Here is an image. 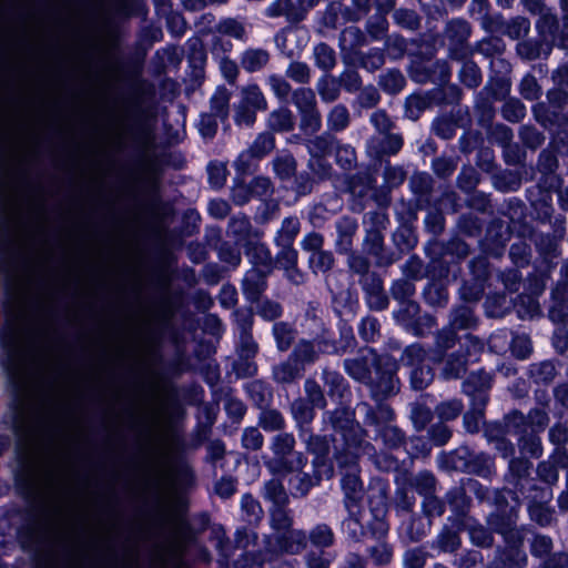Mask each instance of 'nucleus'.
I'll use <instances>...</instances> for the list:
<instances>
[{"instance_id": "f257e3e1", "label": "nucleus", "mask_w": 568, "mask_h": 568, "mask_svg": "<svg viewBox=\"0 0 568 568\" xmlns=\"http://www.w3.org/2000/svg\"><path fill=\"white\" fill-rule=\"evenodd\" d=\"M324 423H329L335 435L336 459L342 468H346L341 480L344 491V503L348 518L343 521V528L353 538L363 534L365 515L359 503L363 499L364 488L358 476L356 460L359 456H373L374 447L364 440V430L354 419V412L347 407H339L326 413Z\"/></svg>"}, {"instance_id": "f03ea898", "label": "nucleus", "mask_w": 568, "mask_h": 568, "mask_svg": "<svg viewBox=\"0 0 568 568\" xmlns=\"http://www.w3.org/2000/svg\"><path fill=\"white\" fill-rule=\"evenodd\" d=\"M439 359L436 352H427L419 344H413L403 353V363L410 367L409 378L414 389L419 390L426 388L434 378L430 362Z\"/></svg>"}, {"instance_id": "7ed1b4c3", "label": "nucleus", "mask_w": 568, "mask_h": 568, "mask_svg": "<svg viewBox=\"0 0 568 568\" xmlns=\"http://www.w3.org/2000/svg\"><path fill=\"white\" fill-rule=\"evenodd\" d=\"M481 351V342L470 334H466L459 351L447 357L442 376L445 379L459 378L465 373L467 365L477 361Z\"/></svg>"}, {"instance_id": "20e7f679", "label": "nucleus", "mask_w": 568, "mask_h": 568, "mask_svg": "<svg viewBox=\"0 0 568 568\" xmlns=\"http://www.w3.org/2000/svg\"><path fill=\"white\" fill-rule=\"evenodd\" d=\"M393 410L386 404H378L376 408L366 410V423L375 427V438H381L387 447H396L403 440L402 432L394 425Z\"/></svg>"}, {"instance_id": "39448f33", "label": "nucleus", "mask_w": 568, "mask_h": 568, "mask_svg": "<svg viewBox=\"0 0 568 568\" xmlns=\"http://www.w3.org/2000/svg\"><path fill=\"white\" fill-rule=\"evenodd\" d=\"M300 437L305 443L307 449L315 456L313 467L316 469L317 479H329L334 474V468L327 458L329 452L327 438L313 436L306 427L301 428Z\"/></svg>"}, {"instance_id": "423d86ee", "label": "nucleus", "mask_w": 568, "mask_h": 568, "mask_svg": "<svg viewBox=\"0 0 568 568\" xmlns=\"http://www.w3.org/2000/svg\"><path fill=\"white\" fill-rule=\"evenodd\" d=\"M419 307L413 301L399 303V308L394 312V317L403 327L415 335L425 334V326L427 331L435 326V320L430 315L418 316Z\"/></svg>"}, {"instance_id": "0eeeda50", "label": "nucleus", "mask_w": 568, "mask_h": 568, "mask_svg": "<svg viewBox=\"0 0 568 568\" xmlns=\"http://www.w3.org/2000/svg\"><path fill=\"white\" fill-rule=\"evenodd\" d=\"M473 310L463 305L453 311L449 320V326L443 328L437 337L436 344L440 349H448L455 342V329H466L475 325Z\"/></svg>"}, {"instance_id": "6e6552de", "label": "nucleus", "mask_w": 568, "mask_h": 568, "mask_svg": "<svg viewBox=\"0 0 568 568\" xmlns=\"http://www.w3.org/2000/svg\"><path fill=\"white\" fill-rule=\"evenodd\" d=\"M306 458L302 454H296L288 464H285V469L288 473H295L290 478L292 494L295 496H305L310 489L316 485L321 479H317L316 469L314 468V477L307 473L302 471L306 465Z\"/></svg>"}, {"instance_id": "1a4fd4ad", "label": "nucleus", "mask_w": 568, "mask_h": 568, "mask_svg": "<svg viewBox=\"0 0 568 568\" xmlns=\"http://www.w3.org/2000/svg\"><path fill=\"white\" fill-rule=\"evenodd\" d=\"M369 506L373 521L368 523V529L376 538H382L388 532V525L385 521L386 491L384 487L372 491L369 495Z\"/></svg>"}, {"instance_id": "9d476101", "label": "nucleus", "mask_w": 568, "mask_h": 568, "mask_svg": "<svg viewBox=\"0 0 568 568\" xmlns=\"http://www.w3.org/2000/svg\"><path fill=\"white\" fill-rule=\"evenodd\" d=\"M448 37L456 42V48H450V57L455 60H463L470 53L465 42L470 36L469 24L464 20H453L447 26Z\"/></svg>"}, {"instance_id": "9b49d317", "label": "nucleus", "mask_w": 568, "mask_h": 568, "mask_svg": "<svg viewBox=\"0 0 568 568\" xmlns=\"http://www.w3.org/2000/svg\"><path fill=\"white\" fill-rule=\"evenodd\" d=\"M490 386L491 376L484 371L471 373L463 384L464 393L470 398V402H479L483 396L485 404H487L488 400Z\"/></svg>"}, {"instance_id": "f8f14e48", "label": "nucleus", "mask_w": 568, "mask_h": 568, "mask_svg": "<svg viewBox=\"0 0 568 568\" xmlns=\"http://www.w3.org/2000/svg\"><path fill=\"white\" fill-rule=\"evenodd\" d=\"M377 379L369 381L371 393L375 399H381L395 394L398 389V379L393 369L386 372H376Z\"/></svg>"}, {"instance_id": "ddd939ff", "label": "nucleus", "mask_w": 568, "mask_h": 568, "mask_svg": "<svg viewBox=\"0 0 568 568\" xmlns=\"http://www.w3.org/2000/svg\"><path fill=\"white\" fill-rule=\"evenodd\" d=\"M266 286L265 271L252 267L245 273L242 287L244 295L250 301H256Z\"/></svg>"}, {"instance_id": "4468645a", "label": "nucleus", "mask_w": 568, "mask_h": 568, "mask_svg": "<svg viewBox=\"0 0 568 568\" xmlns=\"http://www.w3.org/2000/svg\"><path fill=\"white\" fill-rule=\"evenodd\" d=\"M403 146V138L399 134H386L382 138L369 140L367 148L376 156L396 154Z\"/></svg>"}, {"instance_id": "2eb2a0df", "label": "nucleus", "mask_w": 568, "mask_h": 568, "mask_svg": "<svg viewBox=\"0 0 568 568\" xmlns=\"http://www.w3.org/2000/svg\"><path fill=\"white\" fill-rule=\"evenodd\" d=\"M323 339L325 338L322 337L314 341H300L291 355L292 359L301 365L302 368L305 364L314 363L318 358V355L323 353L318 348V343Z\"/></svg>"}, {"instance_id": "dca6fc26", "label": "nucleus", "mask_w": 568, "mask_h": 568, "mask_svg": "<svg viewBox=\"0 0 568 568\" xmlns=\"http://www.w3.org/2000/svg\"><path fill=\"white\" fill-rule=\"evenodd\" d=\"M520 542L509 544L498 560L489 568H521L526 565L527 556L519 546Z\"/></svg>"}, {"instance_id": "f3484780", "label": "nucleus", "mask_w": 568, "mask_h": 568, "mask_svg": "<svg viewBox=\"0 0 568 568\" xmlns=\"http://www.w3.org/2000/svg\"><path fill=\"white\" fill-rule=\"evenodd\" d=\"M357 227L358 225L356 220L349 216H344L336 222V246L341 252H348L351 250L352 239L356 233Z\"/></svg>"}, {"instance_id": "a211bd4d", "label": "nucleus", "mask_w": 568, "mask_h": 568, "mask_svg": "<svg viewBox=\"0 0 568 568\" xmlns=\"http://www.w3.org/2000/svg\"><path fill=\"white\" fill-rule=\"evenodd\" d=\"M549 440L556 446L554 457L558 458V464L568 466V456L561 449L568 440V428L566 425L556 424L549 430Z\"/></svg>"}, {"instance_id": "6ab92c4d", "label": "nucleus", "mask_w": 568, "mask_h": 568, "mask_svg": "<svg viewBox=\"0 0 568 568\" xmlns=\"http://www.w3.org/2000/svg\"><path fill=\"white\" fill-rule=\"evenodd\" d=\"M277 544L281 551L297 554L306 545V535L302 530H288L277 537Z\"/></svg>"}, {"instance_id": "aec40b11", "label": "nucleus", "mask_w": 568, "mask_h": 568, "mask_svg": "<svg viewBox=\"0 0 568 568\" xmlns=\"http://www.w3.org/2000/svg\"><path fill=\"white\" fill-rule=\"evenodd\" d=\"M353 343L354 335L352 327L343 325L341 327V343L338 345L329 339H323L318 343V348L324 354H339L345 353L347 348L353 345Z\"/></svg>"}, {"instance_id": "412c9836", "label": "nucleus", "mask_w": 568, "mask_h": 568, "mask_svg": "<svg viewBox=\"0 0 568 568\" xmlns=\"http://www.w3.org/2000/svg\"><path fill=\"white\" fill-rule=\"evenodd\" d=\"M294 445H295L294 436L292 434L284 433V434H278L274 437L273 443H272V449L275 455L280 456L281 459H283L287 454H290L292 452V449L294 448ZM288 463L290 462L278 460V464H283L284 467H285V464H288ZM276 464H277L276 460L271 462L268 464V468L272 471H277L278 469L276 467Z\"/></svg>"}, {"instance_id": "4be33fe9", "label": "nucleus", "mask_w": 568, "mask_h": 568, "mask_svg": "<svg viewBox=\"0 0 568 568\" xmlns=\"http://www.w3.org/2000/svg\"><path fill=\"white\" fill-rule=\"evenodd\" d=\"M268 53L263 49H247L243 52L241 64L247 72L261 70L268 61Z\"/></svg>"}, {"instance_id": "5701e85b", "label": "nucleus", "mask_w": 568, "mask_h": 568, "mask_svg": "<svg viewBox=\"0 0 568 568\" xmlns=\"http://www.w3.org/2000/svg\"><path fill=\"white\" fill-rule=\"evenodd\" d=\"M267 124L273 131H290L294 126L293 113L287 108H278L271 112Z\"/></svg>"}, {"instance_id": "b1692460", "label": "nucleus", "mask_w": 568, "mask_h": 568, "mask_svg": "<svg viewBox=\"0 0 568 568\" xmlns=\"http://www.w3.org/2000/svg\"><path fill=\"white\" fill-rule=\"evenodd\" d=\"M406 485L413 490L415 489L420 496L426 497L434 494L436 480L432 473L420 471L412 477Z\"/></svg>"}, {"instance_id": "393cba45", "label": "nucleus", "mask_w": 568, "mask_h": 568, "mask_svg": "<svg viewBox=\"0 0 568 568\" xmlns=\"http://www.w3.org/2000/svg\"><path fill=\"white\" fill-rule=\"evenodd\" d=\"M336 141L328 133L315 136L306 142L310 156H327L333 150Z\"/></svg>"}, {"instance_id": "a878e982", "label": "nucleus", "mask_w": 568, "mask_h": 568, "mask_svg": "<svg viewBox=\"0 0 568 568\" xmlns=\"http://www.w3.org/2000/svg\"><path fill=\"white\" fill-rule=\"evenodd\" d=\"M300 231V221L296 217H286L277 232L275 242L278 246L292 245Z\"/></svg>"}, {"instance_id": "bb28decb", "label": "nucleus", "mask_w": 568, "mask_h": 568, "mask_svg": "<svg viewBox=\"0 0 568 568\" xmlns=\"http://www.w3.org/2000/svg\"><path fill=\"white\" fill-rule=\"evenodd\" d=\"M344 367L346 373L354 379L365 384H368L371 381L368 362L364 357L345 359Z\"/></svg>"}, {"instance_id": "cd10ccee", "label": "nucleus", "mask_w": 568, "mask_h": 568, "mask_svg": "<svg viewBox=\"0 0 568 568\" xmlns=\"http://www.w3.org/2000/svg\"><path fill=\"white\" fill-rule=\"evenodd\" d=\"M485 398L481 396L479 402H470V409L464 416V425L467 432L475 433L479 429L483 422Z\"/></svg>"}, {"instance_id": "c85d7f7f", "label": "nucleus", "mask_w": 568, "mask_h": 568, "mask_svg": "<svg viewBox=\"0 0 568 568\" xmlns=\"http://www.w3.org/2000/svg\"><path fill=\"white\" fill-rule=\"evenodd\" d=\"M241 104L247 105L254 110H265L266 99L256 84H248L241 91Z\"/></svg>"}, {"instance_id": "c756f323", "label": "nucleus", "mask_w": 568, "mask_h": 568, "mask_svg": "<svg viewBox=\"0 0 568 568\" xmlns=\"http://www.w3.org/2000/svg\"><path fill=\"white\" fill-rule=\"evenodd\" d=\"M314 406L305 399L298 398L295 399L291 405V410L294 419L300 425V427H304V425H308L315 416Z\"/></svg>"}, {"instance_id": "7c9ffc66", "label": "nucleus", "mask_w": 568, "mask_h": 568, "mask_svg": "<svg viewBox=\"0 0 568 568\" xmlns=\"http://www.w3.org/2000/svg\"><path fill=\"white\" fill-rule=\"evenodd\" d=\"M406 84L405 77L398 70H388L379 78L382 89L390 94L398 93Z\"/></svg>"}, {"instance_id": "2f4dec72", "label": "nucleus", "mask_w": 568, "mask_h": 568, "mask_svg": "<svg viewBox=\"0 0 568 568\" xmlns=\"http://www.w3.org/2000/svg\"><path fill=\"white\" fill-rule=\"evenodd\" d=\"M302 369L301 365L294 362L291 356L287 362L274 367L273 375L278 383H290L300 376Z\"/></svg>"}, {"instance_id": "473e14b6", "label": "nucleus", "mask_w": 568, "mask_h": 568, "mask_svg": "<svg viewBox=\"0 0 568 568\" xmlns=\"http://www.w3.org/2000/svg\"><path fill=\"white\" fill-rule=\"evenodd\" d=\"M264 497L270 500L273 506H285L288 501L284 486L277 479H271L265 484Z\"/></svg>"}, {"instance_id": "72a5a7b5", "label": "nucleus", "mask_w": 568, "mask_h": 568, "mask_svg": "<svg viewBox=\"0 0 568 568\" xmlns=\"http://www.w3.org/2000/svg\"><path fill=\"white\" fill-rule=\"evenodd\" d=\"M397 489L395 495V508L399 513H410L415 505V497L412 489L406 485H400L397 480Z\"/></svg>"}, {"instance_id": "f704fd0d", "label": "nucleus", "mask_w": 568, "mask_h": 568, "mask_svg": "<svg viewBox=\"0 0 568 568\" xmlns=\"http://www.w3.org/2000/svg\"><path fill=\"white\" fill-rule=\"evenodd\" d=\"M349 123V113L346 106L335 105L327 115V126L332 131H343Z\"/></svg>"}, {"instance_id": "c9c22d12", "label": "nucleus", "mask_w": 568, "mask_h": 568, "mask_svg": "<svg viewBox=\"0 0 568 568\" xmlns=\"http://www.w3.org/2000/svg\"><path fill=\"white\" fill-rule=\"evenodd\" d=\"M241 509L244 520L248 524H255L262 518V507L251 495H244L242 497Z\"/></svg>"}, {"instance_id": "e433bc0d", "label": "nucleus", "mask_w": 568, "mask_h": 568, "mask_svg": "<svg viewBox=\"0 0 568 568\" xmlns=\"http://www.w3.org/2000/svg\"><path fill=\"white\" fill-rule=\"evenodd\" d=\"M282 251L278 254V263L286 270L290 277L295 282L298 283V280L296 277H301V274H297L295 270V265L297 262V253L292 247V245L287 246H281Z\"/></svg>"}, {"instance_id": "4c0bfd02", "label": "nucleus", "mask_w": 568, "mask_h": 568, "mask_svg": "<svg viewBox=\"0 0 568 568\" xmlns=\"http://www.w3.org/2000/svg\"><path fill=\"white\" fill-rule=\"evenodd\" d=\"M247 257L254 264V267L268 268L272 262V256L268 248L263 244H254L247 248Z\"/></svg>"}, {"instance_id": "58836bf2", "label": "nucleus", "mask_w": 568, "mask_h": 568, "mask_svg": "<svg viewBox=\"0 0 568 568\" xmlns=\"http://www.w3.org/2000/svg\"><path fill=\"white\" fill-rule=\"evenodd\" d=\"M518 445L523 455L538 458L542 454L540 438L532 432L529 435L520 436Z\"/></svg>"}, {"instance_id": "ea45409f", "label": "nucleus", "mask_w": 568, "mask_h": 568, "mask_svg": "<svg viewBox=\"0 0 568 568\" xmlns=\"http://www.w3.org/2000/svg\"><path fill=\"white\" fill-rule=\"evenodd\" d=\"M273 166L276 175L282 180H286L294 175L296 162L293 155L285 153L274 160Z\"/></svg>"}, {"instance_id": "a19ab883", "label": "nucleus", "mask_w": 568, "mask_h": 568, "mask_svg": "<svg viewBox=\"0 0 568 568\" xmlns=\"http://www.w3.org/2000/svg\"><path fill=\"white\" fill-rule=\"evenodd\" d=\"M230 95L225 89H219L211 98L212 116L226 118L229 110Z\"/></svg>"}, {"instance_id": "79ce46f5", "label": "nucleus", "mask_w": 568, "mask_h": 568, "mask_svg": "<svg viewBox=\"0 0 568 568\" xmlns=\"http://www.w3.org/2000/svg\"><path fill=\"white\" fill-rule=\"evenodd\" d=\"M435 545L440 551L453 552L459 547L460 539L457 532L445 527L437 536Z\"/></svg>"}, {"instance_id": "37998d69", "label": "nucleus", "mask_w": 568, "mask_h": 568, "mask_svg": "<svg viewBox=\"0 0 568 568\" xmlns=\"http://www.w3.org/2000/svg\"><path fill=\"white\" fill-rule=\"evenodd\" d=\"M460 81L468 88H476L481 82V74L473 61H465L459 71Z\"/></svg>"}, {"instance_id": "c03bdc74", "label": "nucleus", "mask_w": 568, "mask_h": 568, "mask_svg": "<svg viewBox=\"0 0 568 568\" xmlns=\"http://www.w3.org/2000/svg\"><path fill=\"white\" fill-rule=\"evenodd\" d=\"M217 32L222 36L232 37L236 40H246V32L244 26L234 19L222 20L217 24Z\"/></svg>"}, {"instance_id": "a18cd8bd", "label": "nucleus", "mask_w": 568, "mask_h": 568, "mask_svg": "<svg viewBox=\"0 0 568 568\" xmlns=\"http://www.w3.org/2000/svg\"><path fill=\"white\" fill-rule=\"evenodd\" d=\"M316 87L321 99L325 102H332L339 95V85L334 78L324 77L318 80Z\"/></svg>"}, {"instance_id": "49530a36", "label": "nucleus", "mask_w": 568, "mask_h": 568, "mask_svg": "<svg viewBox=\"0 0 568 568\" xmlns=\"http://www.w3.org/2000/svg\"><path fill=\"white\" fill-rule=\"evenodd\" d=\"M273 335L280 351H286L294 339V332L290 325L280 322L273 325Z\"/></svg>"}, {"instance_id": "de8ad7c7", "label": "nucleus", "mask_w": 568, "mask_h": 568, "mask_svg": "<svg viewBox=\"0 0 568 568\" xmlns=\"http://www.w3.org/2000/svg\"><path fill=\"white\" fill-rule=\"evenodd\" d=\"M271 523L275 530L282 534L288 531L292 526V517L285 506H273L271 509Z\"/></svg>"}, {"instance_id": "09e8293b", "label": "nucleus", "mask_w": 568, "mask_h": 568, "mask_svg": "<svg viewBox=\"0 0 568 568\" xmlns=\"http://www.w3.org/2000/svg\"><path fill=\"white\" fill-rule=\"evenodd\" d=\"M301 114V130L306 134H313L317 132L322 126V119L318 110L312 109L300 112Z\"/></svg>"}, {"instance_id": "8fccbe9b", "label": "nucleus", "mask_w": 568, "mask_h": 568, "mask_svg": "<svg viewBox=\"0 0 568 568\" xmlns=\"http://www.w3.org/2000/svg\"><path fill=\"white\" fill-rule=\"evenodd\" d=\"M293 102L298 112L316 108L315 94L311 89L300 88L293 93Z\"/></svg>"}, {"instance_id": "3c124183", "label": "nucleus", "mask_w": 568, "mask_h": 568, "mask_svg": "<svg viewBox=\"0 0 568 568\" xmlns=\"http://www.w3.org/2000/svg\"><path fill=\"white\" fill-rule=\"evenodd\" d=\"M315 61L318 68L329 70L335 65V52L325 43L314 48Z\"/></svg>"}, {"instance_id": "603ef678", "label": "nucleus", "mask_w": 568, "mask_h": 568, "mask_svg": "<svg viewBox=\"0 0 568 568\" xmlns=\"http://www.w3.org/2000/svg\"><path fill=\"white\" fill-rule=\"evenodd\" d=\"M308 261L315 273H326L333 266L334 257L331 252L321 251L312 253Z\"/></svg>"}, {"instance_id": "864d4df0", "label": "nucleus", "mask_w": 568, "mask_h": 568, "mask_svg": "<svg viewBox=\"0 0 568 568\" xmlns=\"http://www.w3.org/2000/svg\"><path fill=\"white\" fill-rule=\"evenodd\" d=\"M274 146V136L270 133H261L250 146V150L256 159H261L271 152Z\"/></svg>"}, {"instance_id": "5fc2aeb1", "label": "nucleus", "mask_w": 568, "mask_h": 568, "mask_svg": "<svg viewBox=\"0 0 568 568\" xmlns=\"http://www.w3.org/2000/svg\"><path fill=\"white\" fill-rule=\"evenodd\" d=\"M554 460L541 462L538 465L537 473L540 479L548 484H554L558 480V467H561V464H558V458L551 456ZM565 466H562L564 468Z\"/></svg>"}, {"instance_id": "6e6d98bb", "label": "nucleus", "mask_w": 568, "mask_h": 568, "mask_svg": "<svg viewBox=\"0 0 568 568\" xmlns=\"http://www.w3.org/2000/svg\"><path fill=\"white\" fill-rule=\"evenodd\" d=\"M503 116L509 122H518L526 114L525 105L517 99H509L503 105Z\"/></svg>"}, {"instance_id": "4d7b16f0", "label": "nucleus", "mask_w": 568, "mask_h": 568, "mask_svg": "<svg viewBox=\"0 0 568 568\" xmlns=\"http://www.w3.org/2000/svg\"><path fill=\"white\" fill-rule=\"evenodd\" d=\"M221 568H262L263 558L261 554L245 552L241 559L233 564L220 561Z\"/></svg>"}, {"instance_id": "13d9d810", "label": "nucleus", "mask_w": 568, "mask_h": 568, "mask_svg": "<svg viewBox=\"0 0 568 568\" xmlns=\"http://www.w3.org/2000/svg\"><path fill=\"white\" fill-rule=\"evenodd\" d=\"M209 183L214 189H220L226 181V165L221 162H211L207 165Z\"/></svg>"}, {"instance_id": "bf43d9fd", "label": "nucleus", "mask_w": 568, "mask_h": 568, "mask_svg": "<svg viewBox=\"0 0 568 568\" xmlns=\"http://www.w3.org/2000/svg\"><path fill=\"white\" fill-rule=\"evenodd\" d=\"M460 400L453 399L444 402L436 407V414L442 422L455 419L462 412Z\"/></svg>"}, {"instance_id": "052dcab7", "label": "nucleus", "mask_w": 568, "mask_h": 568, "mask_svg": "<svg viewBox=\"0 0 568 568\" xmlns=\"http://www.w3.org/2000/svg\"><path fill=\"white\" fill-rule=\"evenodd\" d=\"M410 418L417 429H423L432 419V410L424 404L415 403L410 407Z\"/></svg>"}, {"instance_id": "680f3d73", "label": "nucleus", "mask_w": 568, "mask_h": 568, "mask_svg": "<svg viewBox=\"0 0 568 568\" xmlns=\"http://www.w3.org/2000/svg\"><path fill=\"white\" fill-rule=\"evenodd\" d=\"M500 433L499 428H491L487 430V437L489 440L495 442V448L500 453L504 458H508L514 455V445L507 440L504 436H498Z\"/></svg>"}, {"instance_id": "e2e57ef3", "label": "nucleus", "mask_w": 568, "mask_h": 568, "mask_svg": "<svg viewBox=\"0 0 568 568\" xmlns=\"http://www.w3.org/2000/svg\"><path fill=\"white\" fill-rule=\"evenodd\" d=\"M415 293V285L409 280H398L392 285V295L399 303L410 301Z\"/></svg>"}, {"instance_id": "0e129e2a", "label": "nucleus", "mask_w": 568, "mask_h": 568, "mask_svg": "<svg viewBox=\"0 0 568 568\" xmlns=\"http://www.w3.org/2000/svg\"><path fill=\"white\" fill-rule=\"evenodd\" d=\"M308 169L318 180L327 179L332 173V165L326 156H310Z\"/></svg>"}, {"instance_id": "69168bd1", "label": "nucleus", "mask_w": 568, "mask_h": 568, "mask_svg": "<svg viewBox=\"0 0 568 568\" xmlns=\"http://www.w3.org/2000/svg\"><path fill=\"white\" fill-rule=\"evenodd\" d=\"M310 539L316 547H328L333 544V532L328 526L318 525L311 531Z\"/></svg>"}, {"instance_id": "338daca9", "label": "nucleus", "mask_w": 568, "mask_h": 568, "mask_svg": "<svg viewBox=\"0 0 568 568\" xmlns=\"http://www.w3.org/2000/svg\"><path fill=\"white\" fill-rule=\"evenodd\" d=\"M260 425L265 430L273 432L283 427L284 419L277 410H263L260 416Z\"/></svg>"}, {"instance_id": "774afa93", "label": "nucleus", "mask_w": 568, "mask_h": 568, "mask_svg": "<svg viewBox=\"0 0 568 568\" xmlns=\"http://www.w3.org/2000/svg\"><path fill=\"white\" fill-rule=\"evenodd\" d=\"M426 564V552L420 548L408 549L403 557L405 568H424Z\"/></svg>"}]
</instances>
